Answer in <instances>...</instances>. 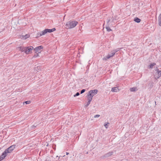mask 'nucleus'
<instances>
[{
	"mask_svg": "<svg viewBox=\"0 0 161 161\" xmlns=\"http://www.w3.org/2000/svg\"><path fill=\"white\" fill-rule=\"evenodd\" d=\"M78 24V22L76 21L70 20L66 23L65 26L68 29H72L74 28Z\"/></svg>",
	"mask_w": 161,
	"mask_h": 161,
	"instance_id": "obj_1",
	"label": "nucleus"
},
{
	"mask_svg": "<svg viewBox=\"0 0 161 161\" xmlns=\"http://www.w3.org/2000/svg\"><path fill=\"white\" fill-rule=\"evenodd\" d=\"M15 145H13L11 146L7 149H6L5 151L7 152V153H11L15 148Z\"/></svg>",
	"mask_w": 161,
	"mask_h": 161,
	"instance_id": "obj_2",
	"label": "nucleus"
},
{
	"mask_svg": "<svg viewBox=\"0 0 161 161\" xmlns=\"http://www.w3.org/2000/svg\"><path fill=\"white\" fill-rule=\"evenodd\" d=\"M56 29L55 28H53L52 29H45L44 31H43V33L42 34H45L47 32L51 33L54 31Z\"/></svg>",
	"mask_w": 161,
	"mask_h": 161,
	"instance_id": "obj_3",
	"label": "nucleus"
},
{
	"mask_svg": "<svg viewBox=\"0 0 161 161\" xmlns=\"http://www.w3.org/2000/svg\"><path fill=\"white\" fill-rule=\"evenodd\" d=\"M25 53L26 54H28L30 53L31 50L33 49V47L32 46H29L28 47H25Z\"/></svg>",
	"mask_w": 161,
	"mask_h": 161,
	"instance_id": "obj_4",
	"label": "nucleus"
},
{
	"mask_svg": "<svg viewBox=\"0 0 161 161\" xmlns=\"http://www.w3.org/2000/svg\"><path fill=\"white\" fill-rule=\"evenodd\" d=\"M97 92L98 91L97 89L91 90L89 91V94L90 96H92L93 97V96L97 93Z\"/></svg>",
	"mask_w": 161,
	"mask_h": 161,
	"instance_id": "obj_5",
	"label": "nucleus"
},
{
	"mask_svg": "<svg viewBox=\"0 0 161 161\" xmlns=\"http://www.w3.org/2000/svg\"><path fill=\"white\" fill-rule=\"evenodd\" d=\"M43 47L42 46H40L36 47L34 49V51L36 53H40L41 52V49H43Z\"/></svg>",
	"mask_w": 161,
	"mask_h": 161,
	"instance_id": "obj_6",
	"label": "nucleus"
},
{
	"mask_svg": "<svg viewBox=\"0 0 161 161\" xmlns=\"http://www.w3.org/2000/svg\"><path fill=\"white\" fill-rule=\"evenodd\" d=\"M8 153L5 151L0 156V161L3 160L5 157L8 155Z\"/></svg>",
	"mask_w": 161,
	"mask_h": 161,
	"instance_id": "obj_7",
	"label": "nucleus"
},
{
	"mask_svg": "<svg viewBox=\"0 0 161 161\" xmlns=\"http://www.w3.org/2000/svg\"><path fill=\"white\" fill-rule=\"evenodd\" d=\"M113 152H108L105 154H104L103 156V158H108L110 156H111L113 154Z\"/></svg>",
	"mask_w": 161,
	"mask_h": 161,
	"instance_id": "obj_8",
	"label": "nucleus"
},
{
	"mask_svg": "<svg viewBox=\"0 0 161 161\" xmlns=\"http://www.w3.org/2000/svg\"><path fill=\"white\" fill-rule=\"evenodd\" d=\"M115 54V52H114L113 51H112V53H109L108 55L107 56V59H109L111 57H113Z\"/></svg>",
	"mask_w": 161,
	"mask_h": 161,
	"instance_id": "obj_9",
	"label": "nucleus"
},
{
	"mask_svg": "<svg viewBox=\"0 0 161 161\" xmlns=\"http://www.w3.org/2000/svg\"><path fill=\"white\" fill-rule=\"evenodd\" d=\"M157 73L158 75L156 76H156L157 78L158 79L161 76V71L158 70Z\"/></svg>",
	"mask_w": 161,
	"mask_h": 161,
	"instance_id": "obj_10",
	"label": "nucleus"
},
{
	"mask_svg": "<svg viewBox=\"0 0 161 161\" xmlns=\"http://www.w3.org/2000/svg\"><path fill=\"white\" fill-rule=\"evenodd\" d=\"M111 91L113 92H117L119 91V89L117 87H114L112 88Z\"/></svg>",
	"mask_w": 161,
	"mask_h": 161,
	"instance_id": "obj_11",
	"label": "nucleus"
},
{
	"mask_svg": "<svg viewBox=\"0 0 161 161\" xmlns=\"http://www.w3.org/2000/svg\"><path fill=\"white\" fill-rule=\"evenodd\" d=\"M141 20L140 19L137 17H136L134 19V21L138 23H140L141 22Z\"/></svg>",
	"mask_w": 161,
	"mask_h": 161,
	"instance_id": "obj_12",
	"label": "nucleus"
},
{
	"mask_svg": "<svg viewBox=\"0 0 161 161\" xmlns=\"http://www.w3.org/2000/svg\"><path fill=\"white\" fill-rule=\"evenodd\" d=\"M42 33H43V31L41 32H38V33H37V36L36 37L37 38L41 36H42V35H45V34H42Z\"/></svg>",
	"mask_w": 161,
	"mask_h": 161,
	"instance_id": "obj_13",
	"label": "nucleus"
},
{
	"mask_svg": "<svg viewBox=\"0 0 161 161\" xmlns=\"http://www.w3.org/2000/svg\"><path fill=\"white\" fill-rule=\"evenodd\" d=\"M87 97L88 100L89 101H91L92 100L93 97L92 96H90L89 94H88L87 95Z\"/></svg>",
	"mask_w": 161,
	"mask_h": 161,
	"instance_id": "obj_14",
	"label": "nucleus"
},
{
	"mask_svg": "<svg viewBox=\"0 0 161 161\" xmlns=\"http://www.w3.org/2000/svg\"><path fill=\"white\" fill-rule=\"evenodd\" d=\"M20 50L22 52H24L25 53V47H19Z\"/></svg>",
	"mask_w": 161,
	"mask_h": 161,
	"instance_id": "obj_15",
	"label": "nucleus"
},
{
	"mask_svg": "<svg viewBox=\"0 0 161 161\" xmlns=\"http://www.w3.org/2000/svg\"><path fill=\"white\" fill-rule=\"evenodd\" d=\"M136 90H137V88L136 87L131 88L130 89V90L131 92H135Z\"/></svg>",
	"mask_w": 161,
	"mask_h": 161,
	"instance_id": "obj_16",
	"label": "nucleus"
},
{
	"mask_svg": "<svg viewBox=\"0 0 161 161\" xmlns=\"http://www.w3.org/2000/svg\"><path fill=\"white\" fill-rule=\"evenodd\" d=\"M156 64L155 63H153L150 64L149 66V68L150 69H152L153 68V67Z\"/></svg>",
	"mask_w": 161,
	"mask_h": 161,
	"instance_id": "obj_17",
	"label": "nucleus"
},
{
	"mask_svg": "<svg viewBox=\"0 0 161 161\" xmlns=\"http://www.w3.org/2000/svg\"><path fill=\"white\" fill-rule=\"evenodd\" d=\"M153 82H150L148 83V85L150 87H152L153 86Z\"/></svg>",
	"mask_w": 161,
	"mask_h": 161,
	"instance_id": "obj_18",
	"label": "nucleus"
},
{
	"mask_svg": "<svg viewBox=\"0 0 161 161\" xmlns=\"http://www.w3.org/2000/svg\"><path fill=\"white\" fill-rule=\"evenodd\" d=\"M106 28L107 29V31H108L109 32L112 31V30L111 29H110V27L109 26H107L106 27Z\"/></svg>",
	"mask_w": 161,
	"mask_h": 161,
	"instance_id": "obj_19",
	"label": "nucleus"
},
{
	"mask_svg": "<svg viewBox=\"0 0 161 161\" xmlns=\"http://www.w3.org/2000/svg\"><path fill=\"white\" fill-rule=\"evenodd\" d=\"M30 36L28 34H26L25 36H24L23 38L25 39H26L27 38H28Z\"/></svg>",
	"mask_w": 161,
	"mask_h": 161,
	"instance_id": "obj_20",
	"label": "nucleus"
},
{
	"mask_svg": "<svg viewBox=\"0 0 161 161\" xmlns=\"http://www.w3.org/2000/svg\"><path fill=\"white\" fill-rule=\"evenodd\" d=\"M120 49V48H118L114 50L113 51L114 52H115V54L118 51H119Z\"/></svg>",
	"mask_w": 161,
	"mask_h": 161,
	"instance_id": "obj_21",
	"label": "nucleus"
},
{
	"mask_svg": "<svg viewBox=\"0 0 161 161\" xmlns=\"http://www.w3.org/2000/svg\"><path fill=\"white\" fill-rule=\"evenodd\" d=\"M109 125V123L108 122L107 123H105L104 124V126L106 128H108V125Z\"/></svg>",
	"mask_w": 161,
	"mask_h": 161,
	"instance_id": "obj_22",
	"label": "nucleus"
},
{
	"mask_svg": "<svg viewBox=\"0 0 161 161\" xmlns=\"http://www.w3.org/2000/svg\"><path fill=\"white\" fill-rule=\"evenodd\" d=\"M80 95V93L79 92H77L75 95H74V97H76Z\"/></svg>",
	"mask_w": 161,
	"mask_h": 161,
	"instance_id": "obj_23",
	"label": "nucleus"
},
{
	"mask_svg": "<svg viewBox=\"0 0 161 161\" xmlns=\"http://www.w3.org/2000/svg\"><path fill=\"white\" fill-rule=\"evenodd\" d=\"M31 103V101H27L25 102L24 103H25L26 104H29Z\"/></svg>",
	"mask_w": 161,
	"mask_h": 161,
	"instance_id": "obj_24",
	"label": "nucleus"
},
{
	"mask_svg": "<svg viewBox=\"0 0 161 161\" xmlns=\"http://www.w3.org/2000/svg\"><path fill=\"white\" fill-rule=\"evenodd\" d=\"M85 91L86 90L85 89H82L80 91V94H82L83 93L85 92Z\"/></svg>",
	"mask_w": 161,
	"mask_h": 161,
	"instance_id": "obj_25",
	"label": "nucleus"
},
{
	"mask_svg": "<svg viewBox=\"0 0 161 161\" xmlns=\"http://www.w3.org/2000/svg\"><path fill=\"white\" fill-rule=\"evenodd\" d=\"M158 21H161V14H160L159 16Z\"/></svg>",
	"mask_w": 161,
	"mask_h": 161,
	"instance_id": "obj_26",
	"label": "nucleus"
},
{
	"mask_svg": "<svg viewBox=\"0 0 161 161\" xmlns=\"http://www.w3.org/2000/svg\"><path fill=\"white\" fill-rule=\"evenodd\" d=\"M39 56V55H38V53H36V54H35L34 56H33V57L34 58H36V57H37V56Z\"/></svg>",
	"mask_w": 161,
	"mask_h": 161,
	"instance_id": "obj_27",
	"label": "nucleus"
},
{
	"mask_svg": "<svg viewBox=\"0 0 161 161\" xmlns=\"http://www.w3.org/2000/svg\"><path fill=\"white\" fill-rule=\"evenodd\" d=\"M100 115L99 114H96L94 116V118H96L99 117H100Z\"/></svg>",
	"mask_w": 161,
	"mask_h": 161,
	"instance_id": "obj_28",
	"label": "nucleus"
},
{
	"mask_svg": "<svg viewBox=\"0 0 161 161\" xmlns=\"http://www.w3.org/2000/svg\"><path fill=\"white\" fill-rule=\"evenodd\" d=\"M91 102V101H88V102H87V104L86 105V107L88 106L89 105V104Z\"/></svg>",
	"mask_w": 161,
	"mask_h": 161,
	"instance_id": "obj_29",
	"label": "nucleus"
},
{
	"mask_svg": "<svg viewBox=\"0 0 161 161\" xmlns=\"http://www.w3.org/2000/svg\"><path fill=\"white\" fill-rule=\"evenodd\" d=\"M37 126V125H33L32 126H31V128L32 129H34V128L35 127H36V126Z\"/></svg>",
	"mask_w": 161,
	"mask_h": 161,
	"instance_id": "obj_30",
	"label": "nucleus"
},
{
	"mask_svg": "<svg viewBox=\"0 0 161 161\" xmlns=\"http://www.w3.org/2000/svg\"><path fill=\"white\" fill-rule=\"evenodd\" d=\"M159 25L160 26H161V21H158Z\"/></svg>",
	"mask_w": 161,
	"mask_h": 161,
	"instance_id": "obj_31",
	"label": "nucleus"
},
{
	"mask_svg": "<svg viewBox=\"0 0 161 161\" xmlns=\"http://www.w3.org/2000/svg\"><path fill=\"white\" fill-rule=\"evenodd\" d=\"M110 21V19H108L107 20V23H108Z\"/></svg>",
	"mask_w": 161,
	"mask_h": 161,
	"instance_id": "obj_32",
	"label": "nucleus"
},
{
	"mask_svg": "<svg viewBox=\"0 0 161 161\" xmlns=\"http://www.w3.org/2000/svg\"><path fill=\"white\" fill-rule=\"evenodd\" d=\"M69 154V153L66 152V154L68 155Z\"/></svg>",
	"mask_w": 161,
	"mask_h": 161,
	"instance_id": "obj_33",
	"label": "nucleus"
},
{
	"mask_svg": "<svg viewBox=\"0 0 161 161\" xmlns=\"http://www.w3.org/2000/svg\"><path fill=\"white\" fill-rule=\"evenodd\" d=\"M58 157V156H56V158H57V157Z\"/></svg>",
	"mask_w": 161,
	"mask_h": 161,
	"instance_id": "obj_34",
	"label": "nucleus"
}]
</instances>
